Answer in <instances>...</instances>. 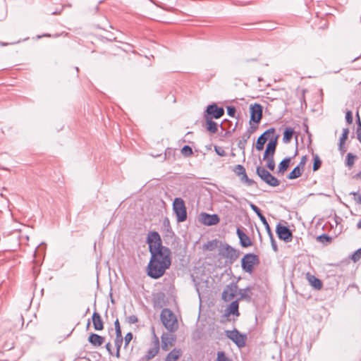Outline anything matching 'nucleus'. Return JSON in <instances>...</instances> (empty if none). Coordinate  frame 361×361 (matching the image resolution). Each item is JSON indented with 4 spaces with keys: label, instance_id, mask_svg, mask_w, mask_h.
Here are the masks:
<instances>
[{
    "label": "nucleus",
    "instance_id": "obj_45",
    "mask_svg": "<svg viewBox=\"0 0 361 361\" xmlns=\"http://www.w3.org/2000/svg\"><path fill=\"white\" fill-rule=\"evenodd\" d=\"M214 151L218 155L221 157H225L226 155V151L222 147L214 146Z\"/></svg>",
    "mask_w": 361,
    "mask_h": 361
},
{
    "label": "nucleus",
    "instance_id": "obj_22",
    "mask_svg": "<svg viewBox=\"0 0 361 361\" xmlns=\"http://www.w3.org/2000/svg\"><path fill=\"white\" fill-rule=\"evenodd\" d=\"M205 121V128L211 133H216L218 130V123L211 118H204Z\"/></svg>",
    "mask_w": 361,
    "mask_h": 361
},
{
    "label": "nucleus",
    "instance_id": "obj_47",
    "mask_svg": "<svg viewBox=\"0 0 361 361\" xmlns=\"http://www.w3.org/2000/svg\"><path fill=\"white\" fill-rule=\"evenodd\" d=\"M133 337V336L131 332H128V334H126V335L124 337L125 347H127L128 345L130 342L132 341Z\"/></svg>",
    "mask_w": 361,
    "mask_h": 361
},
{
    "label": "nucleus",
    "instance_id": "obj_19",
    "mask_svg": "<svg viewBox=\"0 0 361 361\" xmlns=\"http://www.w3.org/2000/svg\"><path fill=\"white\" fill-rule=\"evenodd\" d=\"M183 354L180 348H174L166 356L164 361H177Z\"/></svg>",
    "mask_w": 361,
    "mask_h": 361
},
{
    "label": "nucleus",
    "instance_id": "obj_24",
    "mask_svg": "<svg viewBox=\"0 0 361 361\" xmlns=\"http://www.w3.org/2000/svg\"><path fill=\"white\" fill-rule=\"evenodd\" d=\"M290 161L291 158L289 157L284 158L279 164L278 173H283L289 167Z\"/></svg>",
    "mask_w": 361,
    "mask_h": 361
},
{
    "label": "nucleus",
    "instance_id": "obj_46",
    "mask_svg": "<svg viewBox=\"0 0 361 361\" xmlns=\"http://www.w3.org/2000/svg\"><path fill=\"white\" fill-rule=\"evenodd\" d=\"M357 127L356 130L357 138L358 140H361V121L360 120V117L357 115Z\"/></svg>",
    "mask_w": 361,
    "mask_h": 361
},
{
    "label": "nucleus",
    "instance_id": "obj_20",
    "mask_svg": "<svg viewBox=\"0 0 361 361\" xmlns=\"http://www.w3.org/2000/svg\"><path fill=\"white\" fill-rule=\"evenodd\" d=\"M88 341L95 347H99L104 342V337L97 334L92 333L88 337Z\"/></svg>",
    "mask_w": 361,
    "mask_h": 361
},
{
    "label": "nucleus",
    "instance_id": "obj_16",
    "mask_svg": "<svg viewBox=\"0 0 361 361\" xmlns=\"http://www.w3.org/2000/svg\"><path fill=\"white\" fill-rule=\"evenodd\" d=\"M236 233L240 240V245L243 247H247L252 245V242L250 240V237L247 236L241 229L238 228L236 231Z\"/></svg>",
    "mask_w": 361,
    "mask_h": 361
},
{
    "label": "nucleus",
    "instance_id": "obj_18",
    "mask_svg": "<svg viewBox=\"0 0 361 361\" xmlns=\"http://www.w3.org/2000/svg\"><path fill=\"white\" fill-rule=\"evenodd\" d=\"M252 287L247 286L245 288L240 289L238 290L239 298L237 299L239 300H245L247 302H250L252 298Z\"/></svg>",
    "mask_w": 361,
    "mask_h": 361
},
{
    "label": "nucleus",
    "instance_id": "obj_33",
    "mask_svg": "<svg viewBox=\"0 0 361 361\" xmlns=\"http://www.w3.org/2000/svg\"><path fill=\"white\" fill-rule=\"evenodd\" d=\"M317 241L322 243H329L331 242V237L329 236L328 234H326V233H322V235H319L317 238Z\"/></svg>",
    "mask_w": 361,
    "mask_h": 361
},
{
    "label": "nucleus",
    "instance_id": "obj_48",
    "mask_svg": "<svg viewBox=\"0 0 361 361\" xmlns=\"http://www.w3.org/2000/svg\"><path fill=\"white\" fill-rule=\"evenodd\" d=\"M152 335H153L152 345H154V346L157 345L158 348H160L159 339L155 334L154 328L152 329Z\"/></svg>",
    "mask_w": 361,
    "mask_h": 361
},
{
    "label": "nucleus",
    "instance_id": "obj_43",
    "mask_svg": "<svg viewBox=\"0 0 361 361\" xmlns=\"http://www.w3.org/2000/svg\"><path fill=\"white\" fill-rule=\"evenodd\" d=\"M260 221H262V224L264 226V228L267 231L268 235H271L272 231H271V229L266 219V217H263V219H260Z\"/></svg>",
    "mask_w": 361,
    "mask_h": 361
},
{
    "label": "nucleus",
    "instance_id": "obj_4",
    "mask_svg": "<svg viewBox=\"0 0 361 361\" xmlns=\"http://www.w3.org/2000/svg\"><path fill=\"white\" fill-rule=\"evenodd\" d=\"M259 264V257L254 253L245 254L241 259L242 269L248 274H252L254 266Z\"/></svg>",
    "mask_w": 361,
    "mask_h": 361
},
{
    "label": "nucleus",
    "instance_id": "obj_59",
    "mask_svg": "<svg viewBox=\"0 0 361 361\" xmlns=\"http://www.w3.org/2000/svg\"><path fill=\"white\" fill-rule=\"evenodd\" d=\"M339 150L341 151V152L343 154L344 152H345L346 149H345V147H343V145L341 147V145H339Z\"/></svg>",
    "mask_w": 361,
    "mask_h": 361
},
{
    "label": "nucleus",
    "instance_id": "obj_60",
    "mask_svg": "<svg viewBox=\"0 0 361 361\" xmlns=\"http://www.w3.org/2000/svg\"><path fill=\"white\" fill-rule=\"evenodd\" d=\"M120 350H121V348H116V352L115 355L118 358L120 357Z\"/></svg>",
    "mask_w": 361,
    "mask_h": 361
},
{
    "label": "nucleus",
    "instance_id": "obj_35",
    "mask_svg": "<svg viewBox=\"0 0 361 361\" xmlns=\"http://www.w3.org/2000/svg\"><path fill=\"white\" fill-rule=\"evenodd\" d=\"M216 361H233L225 353L224 351H218L216 353Z\"/></svg>",
    "mask_w": 361,
    "mask_h": 361
},
{
    "label": "nucleus",
    "instance_id": "obj_32",
    "mask_svg": "<svg viewBox=\"0 0 361 361\" xmlns=\"http://www.w3.org/2000/svg\"><path fill=\"white\" fill-rule=\"evenodd\" d=\"M265 183L271 187H276L279 185L280 180L271 174Z\"/></svg>",
    "mask_w": 361,
    "mask_h": 361
},
{
    "label": "nucleus",
    "instance_id": "obj_10",
    "mask_svg": "<svg viewBox=\"0 0 361 361\" xmlns=\"http://www.w3.org/2000/svg\"><path fill=\"white\" fill-rule=\"evenodd\" d=\"M238 285L234 282H231L230 284L227 285L223 290L222 299L226 302L231 301L234 299L238 293Z\"/></svg>",
    "mask_w": 361,
    "mask_h": 361
},
{
    "label": "nucleus",
    "instance_id": "obj_61",
    "mask_svg": "<svg viewBox=\"0 0 361 361\" xmlns=\"http://www.w3.org/2000/svg\"><path fill=\"white\" fill-rule=\"evenodd\" d=\"M355 178H361V171L355 175Z\"/></svg>",
    "mask_w": 361,
    "mask_h": 361
},
{
    "label": "nucleus",
    "instance_id": "obj_49",
    "mask_svg": "<svg viewBox=\"0 0 361 361\" xmlns=\"http://www.w3.org/2000/svg\"><path fill=\"white\" fill-rule=\"evenodd\" d=\"M236 109L233 106H228L227 107V114L231 117H235Z\"/></svg>",
    "mask_w": 361,
    "mask_h": 361
},
{
    "label": "nucleus",
    "instance_id": "obj_28",
    "mask_svg": "<svg viewBox=\"0 0 361 361\" xmlns=\"http://www.w3.org/2000/svg\"><path fill=\"white\" fill-rule=\"evenodd\" d=\"M303 172V170L296 166L288 175V178L293 180L299 178Z\"/></svg>",
    "mask_w": 361,
    "mask_h": 361
},
{
    "label": "nucleus",
    "instance_id": "obj_63",
    "mask_svg": "<svg viewBox=\"0 0 361 361\" xmlns=\"http://www.w3.org/2000/svg\"><path fill=\"white\" fill-rule=\"evenodd\" d=\"M0 44H1V46H6V45H8V44H8V43H5V42H0Z\"/></svg>",
    "mask_w": 361,
    "mask_h": 361
},
{
    "label": "nucleus",
    "instance_id": "obj_56",
    "mask_svg": "<svg viewBox=\"0 0 361 361\" xmlns=\"http://www.w3.org/2000/svg\"><path fill=\"white\" fill-rule=\"evenodd\" d=\"M106 349L110 355L113 354L112 350H111V344L110 343H107L106 344Z\"/></svg>",
    "mask_w": 361,
    "mask_h": 361
},
{
    "label": "nucleus",
    "instance_id": "obj_3",
    "mask_svg": "<svg viewBox=\"0 0 361 361\" xmlns=\"http://www.w3.org/2000/svg\"><path fill=\"white\" fill-rule=\"evenodd\" d=\"M219 255L226 259V262L233 264L239 257L240 252L239 250L226 243L220 249Z\"/></svg>",
    "mask_w": 361,
    "mask_h": 361
},
{
    "label": "nucleus",
    "instance_id": "obj_50",
    "mask_svg": "<svg viewBox=\"0 0 361 361\" xmlns=\"http://www.w3.org/2000/svg\"><path fill=\"white\" fill-rule=\"evenodd\" d=\"M126 321L128 323L131 324L137 323L138 322V319L136 315L133 314V315L128 317L126 318Z\"/></svg>",
    "mask_w": 361,
    "mask_h": 361
},
{
    "label": "nucleus",
    "instance_id": "obj_40",
    "mask_svg": "<svg viewBox=\"0 0 361 361\" xmlns=\"http://www.w3.org/2000/svg\"><path fill=\"white\" fill-rule=\"evenodd\" d=\"M216 245H217V241L212 240V241H209L206 244H204V248L205 250L212 251L213 250H214V248L216 247Z\"/></svg>",
    "mask_w": 361,
    "mask_h": 361
},
{
    "label": "nucleus",
    "instance_id": "obj_1",
    "mask_svg": "<svg viewBox=\"0 0 361 361\" xmlns=\"http://www.w3.org/2000/svg\"><path fill=\"white\" fill-rule=\"evenodd\" d=\"M147 243L151 255L147 267V275L154 279L161 277L171 264V250L162 245L160 235L157 231L148 233Z\"/></svg>",
    "mask_w": 361,
    "mask_h": 361
},
{
    "label": "nucleus",
    "instance_id": "obj_8",
    "mask_svg": "<svg viewBox=\"0 0 361 361\" xmlns=\"http://www.w3.org/2000/svg\"><path fill=\"white\" fill-rule=\"evenodd\" d=\"M250 118L249 123H259L263 116V107L258 103L250 104Z\"/></svg>",
    "mask_w": 361,
    "mask_h": 361
},
{
    "label": "nucleus",
    "instance_id": "obj_29",
    "mask_svg": "<svg viewBox=\"0 0 361 361\" xmlns=\"http://www.w3.org/2000/svg\"><path fill=\"white\" fill-rule=\"evenodd\" d=\"M313 157V166H312V170L313 171H318L321 166H322V160L320 159L319 157L317 154H312Z\"/></svg>",
    "mask_w": 361,
    "mask_h": 361
},
{
    "label": "nucleus",
    "instance_id": "obj_14",
    "mask_svg": "<svg viewBox=\"0 0 361 361\" xmlns=\"http://www.w3.org/2000/svg\"><path fill=\"white\" fill-rule=\"evenodd\" d=\"M231 314L236 317L240 315L238 300L232 301L229 306L225 310V317H229Z\"/></svg>",
    "mask_w": 361,
    "mask_h": 361
},
{
    "label": "nucleus",
    "instance_id": "obj_17",
    "mask_svg": "<svg viewBox=\"0 0 361 361\" xmlns=\"http://www.w3.org/2000/svg\"><path fill=\"white\" fill-rule=\"evenodd\" d=\"M92 319L93 327L96 331H101L104 329V322L100 314L96 310H94L92 314Z\"/></svg>",
    "mask_w": 361,
    "mask_h": 361
},
{
    "label": "nucleus",
    "instance_id": "obj_13",
    "mask_svg": "<svg viewBox=\"0 0 361 361\" xmlns=\"http://www.w3.org/2000/svg\"><path fill=\"white\" fill-rule=\"evenodd\" d=\"M278 137L279 135H276L274 137L269 140L265 149L263 159L268 158L269 156L274 157L277 146Z\"/></svg>",
    "mask_w": 361,
    "mask_h": 361
},
{
    "label": "nucleus",
    "instance_id": "obj_34",
    "mask_svg": "<svg viewBox=\"0 0 361 361\" xmlns=\"http://www.w3.org/2000/svg\"><path fill=\"white\" fill-rule=\"evenodd\" d=\"M240 180L244 183L245 184H246L247 186H252L254 184H255V181L252 179H250L248 178V176H247V173L246 172L242 175H240Z\"/></svg>",
    "mask_w": 361,
    "mask_h": 361
},
{
    "label": "nucleus",
    "instance_id": "obj_12",
    "mask_svg": "<svg viewBox=\"0 0 361 361\" xmlns=\"http://www.w3.org/2000/svg\"><path fill=\"white\" fill-rule=\"evenodd\" d=\"M200 216L202 223L206 226L216 225L220 221L219 216L216 214H209L203 212Z\"/></svg>",
    "mask_w": 361,
    "mask_h": 361
},
{
    "label": "nucleus",
    "instance_id": "obj_54",
    "mask_svg": "<svg viewBox=\"0 0 361 361\" xmlns=\"http://www.w3.org/2000/svg\"><path fill=\"white\" fill-rule=\"evenodd\" d=\"M350 195L355 197L354 199L357 203L361 204V195H359L357 192H351Z\"/></svg>",
    "mask_w": 361,
    "mask_h": 361
},
{
    "label": "nucleus",
    "instance_id": "obj_7",
    "mask_svg": "<svg viewBox=\"0 0 361 361\" xmlns=\"http://www.w3.org/2000/svg\"><path fill=\"white\" fill-rule=\"evenodd\" d=\"M224 115V109L219 106L216 104H209L204 114V118L219 119Z\"/></svg>",
    "mask_w": 361,
    "mask_h": 361
},
{
    "label": "nucleus",
    "instance_id": "obj_31",
    "mask_svg": "<svg viewBox=\"0 0 361 361\" xmlns=\"http://www.w3.org/2000/svg\"><path fill=\"white\" fill-rule=\"evenodd\" d=\"M165 159H169V160H175L176 158H175V154H176V149H173V148H167L166 150H165Z\"/></svg>",
    "mask_w": 361,
    "mask_h": 361
},
{
    "label": "nucleus",
    "instance_id": "obj_27",
    "mask_svg": "<svg viewBox=\"0 0 361 361\" xmlns=\"http://www.w3.org/2000/svg\"><path fill=\"white\" fill-rule=\"evenodd\" d=\"M159 348H158L157 345H152V347H150L146 353V355L145 356V359L147 360H149L154 357L159 353Z\"/></svg>",
    "mask_w": 361,
    "mask_h": 361
},
{
    "label": "nucleus",
    "instance_id": "obj_39",
    "mask_svg": "<svg viewBox=\"0 0 361 361\" xmlns=\"http://www.w3.org/2000/svg\"><path fill=\"white\" fill-rule=\"evenodd\" d=\"M348 133H349L348 128H343V133H342V135H341V136L340 137V140H339V143H340L341 147L343 145H344L345 140L348 138Z\"/></svg>",
    "mask_w": 361,
    "mask_h": 361
},
{
    "label": "nucleus",
    "instance_id": "obj_5",
    "mask_svg": "<svg viewBox=\"0 0 361 361\" xmlns=\"http://www.w3.org/2000/svg\"><path fill=\"white\" fill-rule=\"evenodd\" d=\"M225 334L226 337L231 340L238 348H241L245 346L247 341L246 334H240L236 329L227 330L225 331Z\"/></svg>",
    "mask_w": 361,
    "mask_h": 361
},
{
    "label": "nucleus",
    "instance_id": "obj_64",
    "mask_svg": "<svg viewBox=\"0 0 361 361\" xmlns=\"http://www.w3.org/2000/svg\"><path fill=\"white\" fill-rule=\"evenodd\" d=\"M59 13H60V11L58 12L57 11H55L52 12V14H54V15L59 14Z\"/></svg>",
    "mask_w": 361,
    "mask_h": 361
},
{
    "label": "nucleus",
    "instance_id": "obj_51",
    "mask_svg": "<svg viewBox=\"0 0 361 361\" xmlns=\"http://www.w3.org/2000/svg\"><path fill=\"white\" fill-rule=\"evenodd\" d=\"M123 341V337H121V338L116 337L115 340H114V343H115L116 348H121Z\"/></svg>",
    "mask_w": 361,
    "mask_h": 361
},
{
    "label": "nucleus",
    "instance_id": "obj_42",
    "mask_svg": "<svg viewBox=\"0 0 361 361\" xmlns=\"http://www.w3.org/2000/svg\"><path fill=\"white\" fill-rule=\"evenodd\" d=\"M361 258V247L357 249L354 253L351 255V259L356 262Z\"/></svg>",
    "mask_w": 361,
    "mask_h": 361
},
{
    "label": "nucleus",
    "instance_id": "obj_37",
    "mask_svg": "<svg viewBox=\"0 0 361 361\" xmlns=\"http://www.w3.org/2000/svg\"><path fill=\"white\" fill-rule=\"evenodd\" d=\"M264 160L267 161V167L270 171H274L275 169V161L274 159V157L269 156L268 158L265 159Z\"/></svg>",
    "mask_w": 361,
    "mask_h": 361
},
{
    "label": "nucleus",
    "instance_id": "obj_6",
    "mask_svg": "<svg viewBox=\"0 0 361 361\" xmlns=\"http://www.w3.org/2000/svg\"><path fill=\"white\" fill-rule=\"evenodd\" d=\"M173 209L176 215L177 221L183 222L187 219V211L184 201L180 197H176L173 202Z\"/></svg>",
    "mask_w": 361,
    "mask_h": 361
},
{
    "label": "nucleus",
    "instance_id": "obj_26",
    "mask_svg": "<svg viewBox=\"0 0 361 361\" xmlns=\"http://www.w3.org/2000/svg\"><path fill=\"white\" fill-rule=\"evenodd\" d=\"M250 136L251 135H250L248 133L245 132L243 134L241 139L238 142V148L240 149L241 150H243V152H245V149L247 142L248 140L250 138Z\"/></svg>",
    "mask_w": 361,
    "mask_h": 361
},
{
    "label": "nucleus",
    "instance_id": "obj_58",
    "mask_svg": "<svg viewBox=\"0 0 361 361\" xmlns=\"http://www.w3.org/2000/svg\"><path fill=\"white\" fill-rule=\"evenodd\" d=\"M114 327L115 330L121 329L120 323L118 319H116V321L114 322Z\"/></svg>",
    "mask_w": 361,
    "mask_h": 361
},
{
    "label": "nucleus",
    "instance_id": "obj_21",
    "mask_svg": "<svg viewBox=\"0 0 361 361\" xmlns=\"http://www.w3.org/2000/svg\"><path fill=\"white\" fill-rule=\"evenodd\" d=\"M307 279L310 284L316 290H320L322 288V282L320 279L310 274H307Z\"/></svg>",
    "mask_w": 361,
    "mask_h": 361
},
{
    "label": "nucleus",
    "instance_id": "obj_57",
    "mask_svg": "<svg viewBox=\"0 0 361 361\" xmlns=\"http://www.w3.org/2000/svg\"><path fill=\"white\" fill-rule=\"evenodd\" d=\"M115 331H116V337H118V338L123 337L122 336L121 329H116Z\"/></svg>",
    "mask_w": 361,
    "mask_h": 361
},
{
    "label": "nucleus",
    "instance_id": "obj_25",
    "mask_svg": "<svg viewBox=\"0 0 361 361\" xmlns=\"http://www.w3.org/2000/svg\"><path fill=\"white\" fill-rule=\"evenodd\" d=\"M293 128L290 127L286 128L283 131V142L284 143H289L293 137Z\"/></svg>",
    "mask_w": 361,
    "mask_h": 361
},
{
    "label": "nucleus",
    "instance_id": "obj_30",
    "mask_svg": "<svg viewBox=\"0 0 361 361\" xmlns=\"http://www.w3.org/2000/svg\"><path fill=\"white\" fill-rule=\"evenodd\" d=\"M356 158H357L356 155H355L352 153H348L345 158V166H348V168H352L353 166L354 165L355 160Z\"/></svg>",
    "mask_w": 361,
    "mask_h": 361
},
{
    "label": "nucleus",
    "instance_id": "obj_2",
    "mask_svg": "<svg viewBox=\"0 0 361 361\" xmlns=\"http://www.w3.org/2000/svg\"><path fill=\"white\" fill-rule=\"evenodd\" d=\"M160 318L164 327L170 332H173L177 329V319L171 310L164 308L161 312Z\"/></svg>",
    "mask_w": 361,
    "mask_h": 361
},
{
    "label": "nucleus",
    "instance_id": "obj_23",
    "mask_svg": "<svg viewBox=\"0 0 361 361\" xmlns=\"http://www.w3.org/2000/svg\"><path fill=\"white\" fill-rule=\"evenodd\" d=\"M257 175L261 178L264 183L269 178L271 173L267 171L265 168L258 166L256 169Z\"/></svg>",
    "mask_w": 361,
    "mask_h": 361
},
{
    "label": "nucleus",
    "instance_id": "obj_44",
    "mask_svg": "<svg viewBox=\"0 0 361 361\" xmlns=\"http://www.w3.org/2000/svg\"><path fill=\"white\" fill-rule=\"evenodd\" d=\"M259 123H250V128L245 131L251 135L258 128Z\"/></svg>",
    "mask_w": 361,
    "mask_h": 361
},
{
    "label": "nucleus",
    "instance_id": "obj_15",
    "mask_svg": "<svg viewBox=\"0 0 361 361\" xmlns=\"http://www.w3.org/2000/svg\"><path fill=\"white\" fill-rule=\"evenodd\" d=\"M161 349L162 350H169V345L172 346L175 341V338L171 334H163L161 336Z\"/></svg>",
    "mask_w": 361,
    "mask_h": 361
},
{
    "label": "nucleus",
    "instance_id": "obj_36",
    "mask_svg": "<svg viewBox=\"0 0 361 361\" xmlns=\"http://www.w3.org/2000/svg\"><path fill=\"white\" fill-rule=\"evenodd\" d=\"M250 207L252 209V210L257 215V216L259 218V219H262L263 217H265L263 214L262 213L261 209L256 206L253 203H250Z\"/></svg>",
    "mask_w": 361,
    "mask_h": 361
},
{
    "label": "nucleus",
    "instance_id": "obj_52",
    "mask_svg": "<svg viewBox=\"0 0 361 361\" xmlns=\"http://www.w3.org/2000/svg\"><path fill=\"white\" fill-rule=\"evenodd\" d=\"M353 114L351 111H348L345 114V121L348 123L350 124L353 123Z\"/></svg>",
    "mask_w": 361,
    "mask_h": 361
},
{
    "label": "nucleus",
    "instance_id": "obj_11",
    "mask_svg": "<svg viewBox=\"0 0 361 361\" xmlns=\"http://www.w3.org/2000/svg\"><path fill=\"white\" fill-rule=\"evenodd\" d=\"M275 132L274 128H270L265 130L257 140L256 142V149L258 151H261L264 149V144L268 140L269 135L271 133H274Z\"/></svg>",
    "mask_w": 361,
    "mask_h": 361
},
{
    "label": "nucleus",
    "instance_id": "obj_9",
    "mask_svg": "<svg viewBox=\"0 0 361 361\" xmlns=\"http://www.w3.org/2000/svg\"><path fill=\"white\" fill-rule=\"evenodd\" d=\"M276 233L278 238L286 243H290L293 240V233L286 226L279 223L276 227Z\"/></svg>",
    "mask_w": 361,
    "mask_h": 361
},
{
    "label": "nucleus",
    "instance_id": "obj_55",
    "mask_svg": "<svg viewBox=\"0 0 361 361\" xmlns=\"http://www.w3.org/2000/svg\"><path fill=\"white\" fill-rule=\"evenodd\" d=\"M307 162V156H302L298 166L304 170L305 165Z\"/></svg>",
    "mask_w": 361,
    "mask_h": 361
},
{
    "label": "nucleus",
    "instance_id": "obj_41",
    "mask_svg": "<svg viewBox=\"0 0 361 361\" xmlns=\"http://www.w3.org/2000/svg\"><path fill=\"white\" fill-rule=\"evenodd\" d=\"M233 171L237 176H239L246 172L245 167L240 164L236 165L233 169Z\"/></svg>",
    "mask_w": 361,
    "mask_h": 361
},
{
    "label": "nucleus",
    "instance_id": "obj_53",
    "mask_svg": "<svg viewBox=\"0 0 361 361\" xmlns=\"http://www.w3.org/2000/svg\"><path fill=\"white\" fill-rule=\"evenodd\" d=\"M269 238H270V240H271V247H272V249L276 252L278 250V247H277V245H276V240H274V235H273V233L271 234V235H269Z\"/></svg>",
    "mask_w": 361,
    "mask_h": 361
},
{
    "label": "nucleus",
    "instance_id": "obj_62",
    "mask_svg": "<svg viewBox=\"0 0 361 361\" xmlns=\"http://www.w3.org/2000/svg\"><path fill=\"white\" fill-rule=\"evenodd\" d=\"M357 228L360 229L361 228V219L358 221L357 224Z\"/></svg>",
    "mask_w": 361,
    "mask_h": 361
},
{
    "label": "nucleus",
    "instance_id": "obj_38",
    "mask_svg": "<svg viewBox=\"0 0 361 361\" xmlns=\"http://www.w3.org/2000/svg\"><path fill=\"white\" fill-rule=\"evenodd\" d=\"M180 152L186 157L191 156L193 153L191 147L189 145H184Z\"/></svg>",
    "mask_w": 361,
    "mask_h": 361
}]
</instances>
